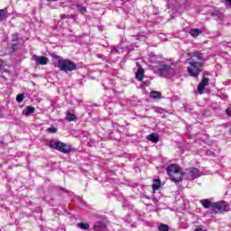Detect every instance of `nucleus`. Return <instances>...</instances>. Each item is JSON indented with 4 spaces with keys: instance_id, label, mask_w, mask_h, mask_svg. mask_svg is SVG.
Returning a JSON list of instances; mask_svg holds the SVG:
<instances>
[{
    "instance_id": "1",
    "label": "nucleus",
    "mask_w": 231,
    "mask_h": 231,
    "mask_svg": "<svg viewBox=\"0 0 231 231\" xmlns=\"http://www.w3.org/2000/svg\"><path fill=\"white\" fill-rule=\"evenodd\" d=\"M188 57H189L186 60L187 64H189L188 73L190 77L198 79L199 73L203 71L205 61L207 60L205 59V56H203V53L199 51L189 52L188 53Z\"/></svg>"
},
{
    "instance_id": "2",
    "label": "nucleus",
    "mask_w": 231,
    "mask_h": 231,
    "mask_svg": "<svg viewBox=\"0 0 231 231\" xmlns=\"http://www.w3.org/2000/svg\"><path fill=\"white\" fill-rule=\"evenodd\" d=\"M168 176H170V180L174 181V183H180V181L183 180V172H181V169L178 164H171L166 169Z\"/></svg>"
},
{
    "instance_id": "3",
    "label": "nucleus",
    "mask_w": 231,
    "mask_h": 231,
    "mask_svg": "<svg viewBox=\"0 0 231 231\" xmlns=\"http://www.w3.org/2000/svg\"><path fill=\"white\" fill-rule=\"evenodd\" d=\"M57 68H59L60 71L69 73V71H75V69H77V64L68 59H60L58 60Z\"/></svg>"
},
{
    "instance_id": "4",
    "label": "nucleus",
    "mask_w": 231,
    "mask_h": 231,
    "mask_svg": "<svg viewBox=\"0 0 231 231\" xmlns=\"http://www.w3.org/2000/svg\"><path fill=\"white\" fill-rule=\"evenodd\" d=\"M159 73L164 79H172V77H176V75H178V70L171 67V65L160 64Z\"/></svg>"
},
{
    "instance_id": "5",
    "label": "nucleus",
    "mask_w": 231,
    "mask_h": 231,
    "mask_svg": "<svg viewBox=\"0 0 231 231\" xmlns=\"http://www.w3.org/2000/svg\"><path fill=\"white\" fill-rule=\"evenodd\" d=\"M51 146L57 151H60V152H63L64 154H69V152H71V146L60 141L52 142Z\"/></svg>"
},
{
    "instance_id": "6",
    "label": "nucleus",
    "mask_w": 231,
    "mask_h": 231,
    "mask_svg": "<svg viewBox=\"0 0 231 231\" xmlns=\"http://www.w3.org/2000/svg\"><path fill=\"white\" fill-rule=\"evenodd\" d=\"M226 210V203L225 201L213 202L211 212L213 214H221Z\"/></svg>"
},
{
    "instance_id": "7",
    "label": "nucleus",
    "mask_w": 231,
    "mask_h": 231,
    "mask_svg": "<svg viewBox=\"0 0 231 231\" xmlns=\"http://www.w3.org/2000/svg\"><path fill=\"white\" fill-rule=\"evenodd\" d=\"M185 174L186 176H188V178L189 180H196L197 178H199V176H201V172L199 171V170H198V168H189L187 169L182 175Z\"/></svg>"
},
{
    "instance_id": "8",
    "label": "nucleus",
    "mask_w": 231,
    "mask_h": 231,
    "mask_svg": "<svg viewBox=\"0 0 231 231\" xmlns=\"http://www.w3.org/2000/svg\"><path fill=\"white\" fill-rule=\"evenodd\" d=\"M107 229V224H106V221L101 220L97 221L93 226L94 231H106Z\"/></svg>"
},
{
    "instance_id": "9",
    "label": "nucleus",
    "mask_w": 231,
    "mask_h": 231,
    "mask_svg": "<svg viewBox=\"0 0 231 231\" xmlns=\"http://www.w3.org/2000/svg\"><path fill=\"white\" fill-rule=\"evenodd\" d=\"M211 17H213L215 21H223V19H225V14H223L219 10H215L211 13Z\"/></svg>"
},
{
    "instance_id": "10",
    "label": "nucleus",
    "mask_w": 231,
    "mask_h": 231,
    "mask_svg": "<svg viewBox=\"0 0 231 231\" xmlns=\"http://www.w3.org/2000/svg\"><path fill=\"white\" fill-rule=\"evenodd\" d=\"M34 60L36 64H40V66H46V64H48V58L44 56H34Z\"/></svg>"
},
{
    "instance_id": "11",
    "label": "nucleus",
    "mask_w": 231,
    "mask_h": 231,
    "mask_svg": "<svg viewBox=\"0 0 231 231\" xmlns=\"http://www.w3.org/2000/svg\"><path fill=\"white\" fill-rule=\"evenodd\" d=\"M160 60H162L160 56H157L152 52L150 54V62L152 64H160Z\"/></svg>"
},
{
    "instance_id": "12",
    "label": "nucleus",
    "mask_w": 231,
    "mask_h": 231,
    "mask_svg": "<svg viewBox=\"0 0 231 231\" xmlns=\"http://www.w3.org/2000/svg\"><path fill=\"white\" fill-rule=\"evenodd\" d=\"M150 98L153 100H160L162 98V93L156 90H152L150 92Z\"/></svg>"
},
{
    "instance_id": "13",
    "label": "nucleus",
    "mask_w": 231,
    "mask_h": 231,
    "mask_svg": "<svg viewBox=\"0 0 231 231\" xmlns=\"http://www.w3.org/2000/svg\"><path fill=\"white\" fill-rule=\"evenodd\" d=\"M200 205H202V207L204 208H210V210H212V202H210V200L205 199H201L200 200Z\"/></svg>"
},
{
    "instance_id": "14",
    "label": "nucleus",
    "mask_w": 231,
    "mask_h": 231,
    "mask_svg": "<svg viewBox=\"0 0 231 231\" xmlns=\"http://www.w3.org/2000/svg\"><path fill=\"white\" fill-rule=\"evenodd\" d=\"M145 73V70L142 68H139L136 72V79L139 80V82H142L143 80V74Z\"/></svg>"
},
{
    "instance_id": "15",
    "label": "nucleus",
    "mask_w": 231,
    "mask_h": 231,
    "mask_svg": "<svg viewBox=\"0 0 231 231\" xmlns=\"http://www.w3.org/2000/svg\"><path fill=\"white\" fill-rule=\"evenodd\" d=\"M152 187L153 190H160V188L162 187V181L160 179H154Z\"/></svg>"
},
{
    "instance_id": "16",
    "label": "nucleus",
    "mask_w": 231,
    "mask_h": 231,
    "mask_svg": "<svg viewBox=\"0 0 231 231\" xmlns=\"http://www.w3.org/2000/svg\"><path fill=\"white\" fill-rule=\"evenodd\" d=\"M147 140H149V142H152V143H158V141H159L158 134H151L147 136Z\"/></svg>"
},
{
    "instance_id": "17",
    "label": "nucleus",
    "mask_w": 231,
    "mask_h": 231,
    "mask_svg": "<svg viewBox=\"0 0 231 231\" xmlns=\"http://www.w3.org/2000/svg\"><path fill=\"white\" fill-rule=\"evenodd\" d=\"M66 120H68V122H75V120H77V116H75V114H72L70 111H68Z\"/></svg>"
},
{
    "instance_id": "18",
    "label": "nucleus",
    "mask_w": 231,
    "mask_h": 231,
    "mask_svg": "<svg viewBox=\"0 0 231 231\" xmlns=\"http://www.w3.org/2000/svg\"><path fill=\"white\" fill-rule=\"evenodd\" d=\"M33 113H35V107L33 106H27L25 109H23V115H25V116H28Z\"/></svg>"
},
{
    "instance_id": "19",
    "label": "nucleus",
    "mask_w": 231,
    "mask_h": 231,
    "mask_svg": "<svg viewBox=\"0 0 231 231\" xmlns=\"http://www.w3.org/2000/svg\"><path fill=\"white\" fill-rule=\"evenodd\" d=\"M199 33H201V30L199 29H191L189 31V35H191V37H198Z\"/></svg>"
},
{
    "instance_id": "20",
    "label": "nucleus",
    "mask_w": 231,
    "mask_h": 231,
    "mask_svg": "<svg viewBox=\"0 0 231 231\" xmlns=\"http://www.w3.org/2000/svg\"><path fill=\"white\" fill-rule=\"evenodd\" d=\"M78 226H79V228H81V230H88V228H89V224H88V223H79Z\"/></svg>"
},
{
    "instance_id": "21",
    "label": "nucleus",
    "mask_w": 231,
    "mask_h": 231,
    "mask_svg": "<svg viewBox=\"0 0 231 231\" xmlns=\"http://www.w3.org/2000/svg\"><path fill=\"white\" fill-rule=\"evenodd\" d=\"M77 8L80 14H86V12H88L86 7H84L82 5H77Z\"/></svg>"
},
{
    "instance_id": "22",
    "label": "nucleus",
    "mask_w": 231,
    "mask_h": 231,
    "mask_svg": "<svg viewBox=\"0 0 231 231\" xmlns=\"http://www.w3.org/2000/svg\"><path fill=\"white\" fill-rule=\"evenodd\" d=\"M205 85L199 83V85L198 86V91L199 93V95H203L204 91H205Z\"/></svg>"
},
{
    "instance_id": "23",
    "label": "nucleus",
    "mask_w": 231,
    "mask_h": 231,
    "mask_svg": "<svg viewBox=\"0 0 231 231\" xmlns=\"http://www.w3.org/2000/svg\"><path fill=\"white\" fill-rule=\"evenodd\" d=\"M159 230L160 231H169V226L165 224H161L159 226Z\"/></svg>"
},
{
    "instance_id": "24",
    "label": "nucleus",
    "mask_w": 231,
    "mask_h": 231,
    "mask_svg": "<svg viewBox=\"0 0 231 231\" xmlns=\"http://www.w3.org/2000/svg\"><path fill=\"white\" fill-rule=\"evenodd\" d=\"M69 5H71V0L67 1L66 3H60V6H61V8H66V6H69Z\"/></svg>"
},
{
    "instance_id": "25",
    "label": "nucleus",
    "mask_w": 231,
    "mask_h": 231,
    "mask_svg": "<svg viewBox=\"0 0 231 231\" xmlns=\"http://www.w3.org/2000/svg\"><path fill=\"white\" fill-rule=\"evenodd\" d=\"M6 19V13L5 10H0V21Z\"/></svg>"
},
{
    "instance_id": "26",
    "label": "nucleus",
    "mask_w": 231,
    "mask_h": 231,
    "mask_svg": "<svg viewBox=\"0 0 231 231\" xmlns=\"http://www.w3.org/2000/svg\"><path fill=\"white\" fill-rule=\"evenodd\" d=\"M23 100H24V95L20 94L16 97V101L21 104V102H23Z\"/></svg>"
},
{
    "instance_id": "27",
    "label": "nucleus",
    "mask_w": 231,
    "mask_h": 231,
    "mask_svg": "<svg viewBox=\"0 0 231 231\" xmlns=\"http://www.w3.org/2000/svg\"><path fill=\"white\" fill-rule=\"evenodd\" d=\"M17 46H19V43L17 42H13L12 43L13 51H17Z\"/></svg>"
},
{
    "instance_id": "28",
    "label": "nucleus",
    "mask_w": 231,
    "mask_h": 231,
    "mask_svg": "<svg viewBox=\"0 0 231 231\" xmlns=\"http://www.w3.org/2000/svg\"><path fill=\"white\" fill-rule=\"evenodd\" d=\"M200 84H202L203 86H207V84H208V78L204 77Z\"/></svg>"
},
{
    "instance_id": "29",
    "label": "nucleus",
    "mask_w": 231,
    "mask_h": 231,
    "mask_svg": "<svg viewBox=\"0 0 231 231\" xmlns=\"http://www.w3.org/2000/svg\"><path fill=\"white\" fill-rule=\"evenodd\" d=\"M69 19H72V21H74V23H79L77 21V14H69Z\"/></svg>"
},
{
    "instance_id": "30",
    "label": "nucleus",
    "mask_w": 231,
    "mask_h": 231,
    "mask_svg": "<svg viewBox=\"0 0 231 231\" xmlns=\"http://www.w3.org/2000/svg\"><path fill=\"white\" fill-rule=\"evenodd\" d=\"M13 42H17L19 41V34L18 33H14L13 35Z\"/></svg>"
},
{
    "instance_id": "31",
    "label": "nucleus",
    "mask_w": 231,
    "mask_h": 231,
    "mask_svg": "<svg viewBox=\"0 0 231 231\" xmlns=\"http://www.w3.org/2000/svg\"><path fill=\"white\" fill-rule=\"evenodd\" d=\"M97 59H101V60H107V58H106L103 54H97Z\"/></svg>"
},
{
    "instance_id": "32",
    "label": "nucleus",
    "mask_w": 231,
    "mask_h": 231,
    "mask_svg": "<svg viewBox=\"0 0 231 231\" xmlns=\"http://www.w3.org/2000/svg\"><path fill=\"white\" fill-rule=\"evenodd\" d=\"M48 133H57L56 127H50L47 129Z\"/></svg>"
},
{
    "instance_id": "33",
    "label": "nucleus",
    "mask_w": 231,
    "mask_h": 231,
    "mask_svg": "<svg viewBox=\"0 0 231 231\" xmlns=\"http://www.w3.org/2000/svg\"><path fill=\"white\" fill-rule=\"evenodd\" d=\"M60 19L64 20V19H69V14H60Z\"/></svg>"
},
{
    "instance_id": "34",
    "label": "nucleus",
    "mask_w": 231,
    "mask_h": 231,
    "mask_svg": "<svg viewBox=\"0 0 231 231\" xmlns=\"http://www.w3.org/2000/svg\"><path fill=\"white\" fill-rule=\"evenodd\" d=\"M226 115H227V116H231V108L226 109Z\"/></svg>"
},
{
    "instance_id": "35",
    "label": "nucleus",
    "mask_w": 231,
    "mask_h": 231,
    "mask_svg": "<svg viewBox=\"0 0 231 231\" xmlns=\"http://www.w3.org/2000/svg\"><path fill=\"white\" fill-rule=\"evenodd\" d=\"M111 51H112V53H120V51L118 49H116V48H113L111 50Z\"/></svg>"
},
{
    "instance_id": "36",
    "label": "nucleus",
    "mask_w": 231,
    "mask_h": 231,
    "mask_svg": "<svg viewBox=\"0 0 231 231\" xmlns=\"http://www.w3.org/2000/svg\"><path fill=\"white\" fill-rule=\"evenodd\" d=\"M48 3H55V1H59V0H46Z\"/></svg>"
},
{
    "instance_id": "37",
    "label": "nucleus",
    "mask_w": 231,
    "mask_h": 231,
    "mask_svg": "<svg viewBox=\"0 0 231 231\" xmlns=\"http://www.w3.org/2000/svg\"><path fill=\"white\" fill-rule=\"evenodd\" d=\"M226 3H228V5H230L231 6V0H225Z\"/></svg>"
},
{
    "instance_id": "38",
    "label": "nucleus",
    "mask_w": 231,
    "mask_h": 231,
    "mask_svg": "<svg viewBox=\"0 0 231 231\" xmlns=\"http://www.w3.org/2000/svg\"><path fill=\"white\" fill-rule=\"evenodd\" d=\"M128 50H133V46H130V48H128Z\"/></svg>"
},
{
    "instance_id": "39",
    "label": "nucleus",
    "mask_w": 231,
    "mask_h": 231,
    "mask_svg": "<svg viewBox=\"0 0 231 231\" xmlns=\"http://www.w3.org/2000/svg\"><path fill=\"white\" fill-rule=\"evenodd\" d=\"M229 134H231V128H230V130H229Z\"/></svg>"
}]
</instances>
